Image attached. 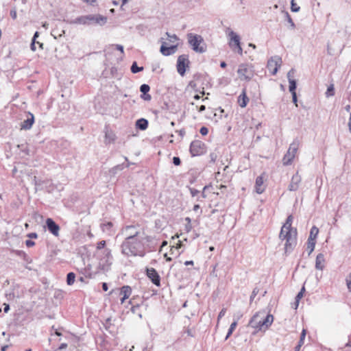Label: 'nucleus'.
I'll use <instances>...</instances> for the list:
<instances>
[{
    "instance_id": "1",
    "label": "nucleus",
    "mask_w": 351,
    "mask_h": 351,
    "mask_svg": "<svg viewBox=\"0 0 351 351\" xmlns=\"http://www.w3.org/2000/svg\"><path fill=\"white\" fill-rule=\"evenodd\" d=\"M153 237L145 235L143 238L126 237L122 241L120 249L121 253L125 257H144L146 255V249H151L149 243H151Z\"/></svg>"
},
{
    "instance_id": "2",
    "label": "nucleus",
    "mask_w": 351,
    "mask_h": 351,
    "mask_svg": "<svg viewBox=\"0 0 351 351\" xmlns=\"http://www.w3.org/2000/svg\"><path fill=\"white\" fill-rule=\"evenodd\" d=\"M95 256L98 261L99 268L103 271L110 269L114 261L112 250L106 247V241L101 240L97 243Z\"/></svg>"
},
{
    "instance_id": "3",
    "label": "nucleus",
    "mask_w": 351,
    "mask_h": 351,
    "mask_svg": "<svg viewBox=\"0 0 351 351\" xmlns=\"http://www.w3.org/2000/svg\"><path fill=\"white\" fill-rule=\"evenodd\" d=\"M186 37L189 45L194 51L199 53L206 52V45L202 36L193 33H188Z\"/></svg>"
},
{
    "instance_id": "4",
    "label": "nucleus",
    "mask_w": 351,
    "mask_h": 351,
    "mask_svg": "<svg viewBox=\"0 0 351 351\" xmlns=\"http://www.w3.org/2000/svg\"><path fill=\"white\" fill-rule=\"evenodd\" d=\"M297 230L295 228L294 232H290L288 230L285 232H283V235L280 232L279 237L280 239L286 240L285 244V250L286 253L291 252L295 246L297 244Z\"/></svg>"
},
{
    "instance_id": "5",
    "label": "nucleus",
    "mask_w": 351,
    "mask_h": 351,
    "mask_svg": "<svg viewBox=\"0 0 351 351\" xmlns=\"http://www.w3.org/2000/svg\"><path fill=\"white\" fill-rule=\"evenodd\" d=\"M123 231L126 237L143 238L146 235L143 228L138 223L125 226Z\"/></svg>"
},
{
    "instance_id": "6",
    "label": "nucleus",
    "mask_w": 351,
    "mask_h": 351,
    "mask_svg": "<svg viewBox=\"0 0 351 351\" xmlns=\"http://www.w3.org/2000/svg\"><path fill=\"white\" fill-rule=\"evenodd\" d=\"M189 152L193 157L202 156L206 152V145L201 141L194 140L190 144Z\"/></svg>"
},
{
    "instance_id": "7",
    "label": "nucleus",
    "mask_w": 351,
    "mask_h": 351,
    "mask_svg": "<svg viewBox=\"0 0 351 351\" xmlns=\"http://www.w3.org/2000/svg\"><path fill=\"white\" fill-rule=\"evenodd\" d=\"M190 61L189 60V56L186 54H182L178 56L176 63V68L178 73L181 75L184 76L186 73L187 68L189 67Z\"/></svg>"
},
{
    "instance_id": "8",
    "label": "nucleus",
    "mask_w": 351,
    "mask_h": 351,
    "mask_svg": "<svg viewBox=\"0 0 351 351\" xmlns=\"http://www.w3.org/2000/svg\"><path fill=\"white\" fill-rule=\"evenodd\" d=\"M237 73L241 79L243 77L246 81H250L254 75L253 66L247 64H241L239 66Z\"/></svg>"
},
{
    "instance_id": "9",
    "label": "nucleus",
    "mask_w": 351,
    "mask_h": 351,
    "mask_svg": "<svg viewBox=\"0 0 351 351\" xmlns=\"http://www.w3.org/2000/svg\"><path fill=\"white\" fill-rule=\"evenodd\" d=\"M263 313L257 312L250 319L248 326L254 328L255 331L254 332V334H256V332L263 330V326L262 324V319H261V315Z\"/></svg>"
},
{
    "instance_id": "10",
    "label": "nucleus",
    "mask_w": 351,
    "mask_h": 351,
    "mask_svg": "<svg viewBox=\"0 0 351 351\" xmlns=\"http://www.w3.org/2000/svg\"><path fill=\"white\" fill-rule=\"evenodd\" d=\"M132 293V289L128 285H124L121 289H113L110 292L111 295H122L120 299L121 304H123L124 302L129 298Z\"/></svg>"
},
{
    "instance_id": "11",
    "label": "nucleus",
    "mask_w": 351,
    "mask_h": 351,
    "mask_svg": "<svg viewBox=\"0 0 351 351\" xmlns=\"http://www.w3.org/2000/svg\"><path fill=\"white\" fill-rule=\"evenodd\" d=\"M282 63V58L278 56L271 57L267 62V68L270 73L275 75Z\"/></svg>"
},
{
    "instance_id": "12",
    "label": "nucleus",
    "mask_w": 351,
    "mask_h": 351,
    "mask_svg": "<svg viewBox=\"0 0 351 351\" xmlns=\"http://www.w3.org/2000/svg\"><path fill=\"white\" fill-rule=\"evenodd\" d=\"M145 274L147 278L151 280V282L154 285H155L158 287H160L161 286L160 276L158 274V271L154 268L146 267Z\"/></svg>"
},
{
    "instance_id": "13",
    "label": "nucleus",
    "mask_w": 351,
    "mask_h": 351,
    "mask_svg": "<svg viewBox=\"0 0 351 351\" xmlns=\"http://www.w3.org/2000/svg\"><path fill=\"white\" fill-rule=\"evenodd\" d=\"M45 228L53 236L58 237L59 235L60 226L52 218L46 219Z\"/></svg>"
},
{
    "instance_id": "14",
    "label": "nucleus",
    "mask_w": 351,
    "mask_h": 351,
    "mask_svg": "<svg viewBox=\"0 0 351 351\" xmlns=\"http://www.w3.org/2000/svg\"><path fill=\"white\" fill-rule=\"evenodd\" d=\"M178 48L177 45L167 46V43L162 42L160 48V53L165 56H169L176 53Z\"/></svg>"
},
{
    "instance_id": "15",
    "label": "nucleus",
    "mask_w": 351,
    "mask_h": 351,
    "mask_svg": "<svg viewBox=\"0 0 351 351\" xmlns=\"http://www.w3.org/2000/svg\"><path fill=\"white\" fill-rule=\"evenodd\" d=\"M90 25L103 26L107 22V17L101 14H88Z\"/></svg>"
},
{
    "instance_id": "16",
    "label": "nucleus",
    "mask_w": 351,
    "mask_h": 351,
    "mask_svg": "<svg viewBox=\"0 0 351 351\" xmlns=\"http://www.w3.org/2000/svg\"><path fill=\"white\" fill-rule=\"evenodd\" d=\"M301 176L297 172L292 178L290 184H289L288 189L290 191H295L299 188V184L301 182Z\"/></svg>"
},
{
    "instance_id": "17",
    "label": "nucleus",
    "mask_w": 351,
    "mask_h": 351,
    "mask_svg": "<svg viewBox=\"0 0 351 351\" xmlns=\"http://www.w3.org/2000/svg\"><path fill=\"white\" fill-rule=\"evenodd\" d=\"M34 123V116L32 113L28 112L27 119L21 123V130H29Z\"/></svg>"
},
{
    "instance_id": "18",
    "label": "nucleus",
    "mask_w": 351,
    "mask_h": 351,
    "mask_svg": "<svg viewBox=\"0 0 351 351\" xmlns=\"http://www.w3.org/2000/svg\"><path fill=\"white\" fill-rule=\"evenodd\" d=\"M229 36L230 38L229 45L232 49H234L236 47H239V45H241L240 36L237 34L233 31H231L229 34Z\"/></svg>"
},
{
    "instance_id": "19",
    "label": "nucleus",
    "mask_w": 351,
    "mask_h": 351,
    "mask_svg": "<svg viewBox=\"0 0 351 351\" xmlns=\"http://www.w3.org/2000/svg\"><path fill=\"white\" fill-rule=\"evenodd\" d=\"M250 99L247 96L246 88H244L242 90L241 93L238 97L237 101L241 108H245L249 102Z\"/></svg>"
},
{
    "instance_id": "20",
    "label": "nucleus",
    "mask_w": 351,
    "mask_h": 351,
    "mask_svg": "<svg viewBox=\"0 0 351 351\" xmlns=\"http://www.w3.org/2000/svg\"><path fill=\"white\" fill-rule=\"evenodd\" d=\"M150 90V86L147 84H143L140 86V91L142 93L141 97L145 101H149L152 97L148 94Z\"/></svg>"
},
{
    "instance_id": "21",
    "label": "nucleus",
    "mask_w": 351,
    "mask_h": 351,
    "mask_svg": "<svg viewBox=\"0 0 351 351\" xmlns=\"http://www.w3.org/2000/svg\"><path fill=\"white\" fill-rule=\"evenodd\" d=\"M292 221H293V216L289 215L287 218L286 222L281 228V230H280L281 234L283 235V232H285L288 230H290V232H294V229L291 226Z\"/></svg>"
},
{
    "instance_id": "22",
    "label": "nucleus",
    "mask_w": 351,
    "mask_h": 351,
    "mask_svg": "<svg viewBox=\"0 0 351 351\" xmlns=\"http://www.w3.org/2000/svg\"><path fill=\"white\" fill-rule=\"evenodd\" d=\"M300 146V141L298 138H295L293 142L290 144L289 149L287 152V154H289L291 155L293 154V156L295 157V154L298 149V147Z\"/></svg>"
},
{
    "instance_id": "23",
    "label": "nucleus",
    "mask_w": 351,
    "mask_h": 351,
    "mask_svg": "<svg viewBox=\"0 0 351 351\" xmlns=\"http://www.w3.org/2000/svg\"><path fill=\"white\" fill-rule=\"evenodd\" d=\"M149 121L145 118H141L136 121L135 126L136 128L144 131L148 128Z\"/></svg>"
},
{
    "instance_id": "24",
    "label": "nucleus",
    "mask_w": 351,
    "mask_h": 351,
    "mask_svg": "<svg viewBox=\"0 0 351 351\" xmlns=\"http://www.w3.org/2000/svg\"><path fill=\"white\" fill-rule=\"evenodd\" d=\"M116 139L115 134L108 129L107 127L105 128V140L104 143L106 144L113 143Z\"/></svg>"
},
{
    "instance_id": "25",
    "label": "nucleus",
    "mask_w": 351,
    "mask_h": 351,
    "mask_svg": "<svg viewBox=\"0 0 351 351\" xmlns=\"http://www.w3.org/2000/svg\"><path fill=\"white\" fill-rule=\"evenodd\" d=\"M89 16L85 15V16H80L75 19L73 21H71V24H82V25H90L89 22Z\"/></svg>"
},
{
    "instance_id": "26",
    "label": "nucleus",
    "mask_w": 351,
    "mask_h": 351,
    "mask_svg": "<svg viewBox=\"0 0 351 351\" xmlns=\"http://www.w3.org/2000/svg\"><path fill=\"white\" fill-rule=\"evenodd\" d=\"M262 324L263 326V330L267 329L274 322V316L271 314L267 315L265 317H262Z\"/></svg>"
},
{
    "instance_id": "27",
    "label": "nucleus",
    "mask_w": 351,
    "mask_h": 351,
    "mask_svg": "<svg viewBox=\"0 0 351 351\" xmlns=\"http://www.w3.org/2000/svg\"><path fill=\"white\" fill-rule=\"evenodd\" d=\"M263 176H259L256 178V182H255V188H256V191L257 193L261 194L264 192L265 188L263 187Z\"/></svg>"
},
{
    "instance_id": "28",
    "label": "nucleus",
    "mask_w": 351,
    "mask_h": 351,
    "mask_svg": "<svg viewBox=\"0 0 351 351\" xmlns=\"http://www.w3.org/2000/svg\"><path fill=\"white\" fill-rule=\"evenodd\" d=\"M325 261L324 255L319 253L317 255L315 260V268L319 270H323L324 266L322 264Z\"/></svg>"
},
{
    "instance_id": "29",
    "label": "nucleus",
    "mask_w": 351,
    "mask_h": 351,
    "mask_svg": "<svg viewBox=\"0 0 351 351\" xmlns=\"http://www.w3.org/2000/svg\"><path fill=\"white\" fill-rule=\"evenodd\" d=\"M101 229L104 232H106L108 234H111V233L113 232L112 227L113 223L111 221H108L106 223H102L100 225Z\"/></svg>"
},
{
    "instance_id": "30",
    "label": "nucleus",
    "mask_w": 351,
    "mask_h": 351,
    "mask_svg": "<svg viewBox=\"0 0 351 351\" xmlns=\"http://www.w3.org/2000/svg\"><path fill=\"white\" fill-rule=\"evenodd\" d=\"M128 167V165H125L124 163L117 165L110 169V173L112 176H115L119 171H122L125 167Z\"/></svg>"
},
{
    "instance_id": "31",
    "label": "nucleus",
    "mask_w": 351,
    "mask_h": 351,
    "mask_svg": "<svg viewBox=\"0 0 351 351\" xmlns=\"http://www.w3.org/2000/svg\"><path fill=\"white\" fill-rule=\"evenodd\" d=\"M239 319V317L237 319H234V322L230 324V326L226 336L225 340H227L232 335V332H234L237 326Z\"/></svg>"
},
{
    "instance_id": "32",
    "label": "nucleus",
    "mask_w": 351,
    "mask_h": 351,
    "mask_svg": "<svg viewBox=\"0 0 351 351\" xmlns=\"http://www.w3.org/2000/svg\"><path fill=\"white\" fill-rule=\"evenodd\" d=\"M130 304H132V307L130 308V311L132 313L137 315L140 318L142 317L141 307V306L140 304H135L133 305L132 303V301H130Z\"/></svg>"
},
{
    "instance_id": "33",
    "label": "nucleus",
    "mask_w": 351,
    "mask_h": 351,
    "mask_svg": "<svg viewBox=\"0 0 351 351\" xmlns=\"http://www.w3.org/2000/svg\"><path fill=\"white\" fill-rule=\"evenodd\" d=\"M75 274L74 272H69L66 275V284L69 286L73 285L75 280Z\"/></svg>"
},
{
    "instance_id": "34",
    "label": "nucleus",
    "mask_w": 351,
    "mask_h": 351,
    "mask_svg": "<svg viewBox=\"0 0 351 351\" xmlns=\"http://www.w3.org/2000/svg\"><path fill=\"white\" fill-rule=\"evenodd\" d=\"M289 92L291 93H296V91H295L296 88H297L296 80L294 79H289Z\"/></svg>"
},
{
    "instance_id": "35",
    "label": "nucleus",
    "mask_w": 351,
    "mask_h": 351,
    "mask_svg": "<svg viewBox=\"0 0 351 351\" xmlns=\"http://www.w3.org/2000/svg\"><path fill=\"white\" fill-rule=\"evenodd\" d=\"M319 232V229L316 226H313L310 231V235L308 239H311L312 241H315L316 239L317 235Z\"/></svg>"
},
{
    "instance_id": "36",
    "label": "nucleus",
    "mask_w": 351,
    "mask_h": 351,
    "mask_svg": "<svg viewBox=\"0 0 351 351\" xmlns=\"http://www.w3.org/2000/svg\"><path fill=\"white\" fill-rule=\"evenodd\" d=\"M295 157L293 156V154L291 155V154H286L284 157H283V159H282V161H283V164L285 165H289L292 163L293 160V158Z\"/></svg>"
},
{
    "instance_id": "37",
    "label": "nucleus",
    "mask_w": 351,
    "mask_h": 351,
    "mask_svg": "<svg viewBox=\"0 0 351 351\" xmlns=\"http://www.w3.org/2000/svg\"><path fill=\"white\" fill-rule=\"evenodd\" d=\"M143 66H138L136 61L133 62L130 68L132 73H137L143 70Z\"/></svg>"
},
{
    "instance_id": "38",
    "label": "nucleus",
    "mask_w": 351,
    "mask_h": 351,
    "mask_svg": "<svg viewBox=\"0 0 351 351\" xmlns=\"http://www.w3.org/2000/svg\"><path fill=\"white\" fill-rule=\"evenodd\" d=\"M315 246V241L311 239H308L307 242V250H308V255L310 256L313 252Z\"/></svg>"
},
{
    "instance_id": "39",
    "label": "nucleus",
    "mask_w": 351,
    "mask_h": 351,
    "mask_svg": "<svg viewBox=\"0 0 351 351\" xmlns=\"http://www.w3.org/2000/svg\"><path fill=\"white\" fill-rule=\"evenodd\" d=\"M335 95V87L334 84H331L330 86H328V88L326 92V97H332Z\"/></svg>"
},
{
    "instance_id": "40",
    "label": "nucleus",
    "mask_w": 351,
    "mask_h": 351,
    "mask_svg": "<svg viewBox=\"0 0 351 351\" xmlns=\"http://www.w3.org/2000/svg\"><path fill=\"white\" fill-rule=\"evenodd\" d=\"M16 254L21 258H23V259L27 262L29 261V256H27V254L23 250H16Z\"/></svg>"
},
{
    "instance_id": "41",
    "label": "nucleus",
    "mask_w": 351,
    "mask_h": 351,
    "mask_svg": "<svg viewBox=\"0 0 351 351\" xmlns=\"http://www.w3.org/2000/svg\"><path fill=\"white\" fill-rule=\"evenodd\" d=\"M285 17H286L287 21L290 24V27L289 28L291 29H294L295 27V25L294 22L293 21L291 16L289 15V14L288 12L285 13Z\"/></svg>"
},
{
    "instance_id": "42",
    "label": "nucleus",
    "mask_w": 351,
    "mask_h": 351,
    "mask_svg": "<svg viewBox=\"0 0 351 351\" xmlns=\"http://www.w3.org/2000/svg\"><path fill=\"white\" fill-rule=\"evenodd\" d=\"M291 10L293 12H298L300 10V7L295 3V0L291 1Z\"/></svg>"
},
{
    "instance_id": "43",
    "label": "nucleus",
    "mask_w": 351,
    "mask_h": 351,
    "mask_svg": "<svg viewBox=\"0 0 351 351\" xmlns=\"http://www.w3.org/2000/svg\"><path fill=\"white\" fill-rule=\"evenodd\" d=\"M306 335V330L303 329L302 330L301 334H300V339H299L298 343L302 344V345L304 344Z\"/></svg>"
},
{
    "instance_id": "44",
    "label": "nucleus",
    "mask_w": 351,
    "mask_h": 351,
    "mask_svg": "<svg viewBox=\"0 0 351 351\" xmlns=\"http://www.w3.org/2000/svg\"><path fill=\"white\" fill-rule=\"evenodd\" d=\"M217 157H218V155H217V154L215 152H211L209 154L210 162V163H215L216 160H217Z\"/></svg>"
},
{
    "instance_id": "45",
    "label": "nucleus",
    "mask_w": 351,
    "mask_h": 351,
    "mask_svg": "<svg viewBox=\"0 0 351 351\" xmlns=\"http://www.w3.org/2000/svg\"><path fill=\"white\" fill-rule=\"evenodd\" d=\"M111 324H111V318H108L106 319L105 322L104 323V326L106 330H109L110 332H111L110 330Z\"/></svg>"
},
{
    "instance_id": "46",
    "label": "nucleus",
    "mask_w": 351,
    "mask_h": 351,
    "mask_svg": "<svg viewBox=\"0 0 351 351\" xmlns=\"http://www.w3.org/2000/svg\"><path fill=\"white\" fill-rule=\"evenodd\" d=\"M258 292H259V289L258 287H255L253 289L252 294L250 295V302L253 301V300L254 299L256 295L258 293Z\"/></svg>"
},
{
    "instance_id": "47",
    "label": "nucleus",
    "mask_w": 351,
    "mask_h": 351,
    "mask_svg": "<svg viewBox=\"0 0 351 351\" xmlns=\"http://www.w3.org/2000/svg\"><path fill=\"white\" fill-rule=\"evenodd\" d=\"M172 162L174 165L179 166L181 164V160L178 156H173L172 159Z\"/></svg>"
},
{
    "instance_id": "48",
    "label": "nucleus",
    "mask_w": 351,
    "mask_h": 351,
    "mask_svg": "<svg viewBox=\"0 0 351 351\" xmlns=\"http://www.w3.org/2000/svg\"><path fill=\"white\" fill-rule=\"evenodd\" d=\"M199 133L202 135V136H206L208 134V129L207 127L206 126H202L201 127L200 130H199Z\"/></svg>"
},
{
    "instance_id": "49",
    "label": "nucleus",
    "mask_w": 351,
    "mask_h": 351,
    "mask_svg": "<svg viewBox=\"0 0 351 351\" xmlns=\"http://www.w3.org/2000/svg\"><path fill=\"white\" fill-rule=\"evenodd\" d=\"M189 189L190 191V193L192 197H195V196L197 195L199 193V191L198 190H197L194 188L189 187Z\"/></svg>"
},
{
    "instance_id": "50",
    "label": "nucleus",
    "mask_w": 351,
    "mask_h": 351,
    "mask_svg": "<svg viewBox=\"0 0 351 351\" xmlns=\"http://www.w3.org/2000/svg\"><path fill=\"white\" fill-rule=\"evenodd\" d=\"M346 285L348 287V289L351 290V273L349 274V276L346 278Z\"/></svg>"
},
{
    "instance_id": "51",
    "label": "nucleus",
    "mask_w": 351,
    "mask_h": 351,
    "mask_svg": "<svg viewBox=\"0 0 351 351\" xmlns=\"http://www.w3.org/2000/svg\"><path fill=\"white\" fill-rule=\"evenodd\" d=\"M25 245L27 247H33L35 245V242L32 239H28L25 241Z\"/></svg>"
},
{
    "instance_id": "52",
    "label": "nucleus",
    "mask_w": 351,
    "mask_h": 351,
    "mask_svg": "<svg viewBox=\"0 0 351 351\" xmlns=\"http://www.w3.org/2000/svg\"><path fill=\"white\" fill-rule=\"evenodd\" d=\"M226 313V309L224 308H222L218 315L217 319L219 320L221 317H223L225 315Z\"/></svg>"
},
{
    "instance_id": "53",
    "label": "nucleus",
    "mask_w": 351,
    "mask_h": 351,
    "mask_svg": "<svg viewBox=\"0 0 351 351\" xmlns=\"http://www.w3.org/2000/svg\"><path fill=\"white\" fill-rule=\"evenodd\" d=\"M295 73V70L293 69H291L287 73V78L288 81H289V79H293V75Z\"/></svg>"
},
{
    "instance_id": "54",
    "label": "nucleus",
    "mask_w": 351,
    "mask_h": 351,
    "mask_svg": "<svg viewBox=\"0 0 351 351\" xmlns=\"http://www.w3.org/2000/svg\"><path fill=\"white\" fill-rule=\"evenodd\" d=\"M293 103L298 107V97L296 93H291Z\"/></svg>"
},
{
    "instance_id": "55",
    "label": "nucleus",
    "mask_w": 351,
    "mask_h": 351,
    "mask_svg": "<svg viewBox=\"0 0 351 351\" xmlns=\"http://www.w3.org/2000/svg\"><path fill=\"white\" fill-rule=\"evenodd\" d=\"M27 237L30 239H37L38 238V234L36 232H30L27 234Z\"/></svg>"
},
{
    "instance_id": "56",
    "label": "nucleus",
    "mask_w": 351,
    "mask_h": 351,
    "mask_svg": "<svg viewBox=\"0 0 351 351\" xmlns=\"http://www.w3.org/2000/svg\"><path fill=\"white\" fill-rule=\"evenodd\" d=\"M3 305V312L5 313H8V311L10 309V305L7 303H4Z\"/></svg>"
},
{
    "instance_id": "57",
    "label": "nucleus",
    "mask_w": 351,
    "mask_h": 351,
    "mask_svg": "<svg viewBox=\"0 0 351 351\" xmlns=\"http://www.w3.org/2000/svg\"><path fill=\"white\" fill-rule=\"evenodd\" d=\"M304 295H302V293L298 292V293L296 295L295 300H296V304L298 302H300V300L303 297Z\"/></svg>"
},
{
    "instance_id": "58",
    "label": "nucleus",
    "mask_w": 351,
    "mask_h": 351,
    "mask_svg": "<svg viewBox=\"0 0 351 351\" xmlns=\"http://www.w3.org/2000/svg\"><path fill=\"white\" fill-rule=\"evenodd\" d=\"M234 50H237V53L240 55H242V53H243V49L241 46V45H239V47H236L233 49Z\"/></svg>"
},
{
    "instance_id": "59",
    "label": "nucleus",
    "mask_w": 351,
    "mask_h": 351,
    "mask_svg": "<svg viewBox=\"0 0 351 351\" xmlns=\"http://www.w3.org/2000/svg\"><path fill=\"white\" fill-rule=\"evenodd\" d=\"M10 16L13 19H16L17 16L16 11L15 10H10Z\"/></svg>"
},
{
    "instance_id": "60",
    "label": "nucleus",
    "mask_w": 351,
    "mask_h": 351,
    "mask_svg": "<svg viewBox=\"0 0 351 351\" xmlns=\"http://www.w3.org/2000/svg\"><path fill=\"white\" fill-rule=\"evenodd\" d=\"M192 230V226H191V223H186L185 225V230L187 232H189L191 230Z\"/></svg>"
},
{
    "instance_id": "61",
    "label": "nucleus",
    "mask_w": 351,
    "mask_h": 351,
    "mask_svg": "<svg viewBox=\"0 0 351 351\" xmlns=\"http://www.w3.org/2000/svg\"><path fill=\"white\" fill-rule=\"evenodd\" d=\"M116 49L121 51V53H124L123 46L121 45H116Z\"/></svg>"
},
{
    "instance_id": "62",
    "label": "nucleus",
    "mask_w": 351,
    "mask_h": 351,
    "mask_svg": "<svg viewBox=\"0 0 351 351\" xmlns=\"http://www.w3.org/2000/svg\"><path fill=\"white\" fill-rule=\"evenodd\" d=\"M178 134L182 138L184 135H185V130L184 129H181L180 130H178L176 131Z\"/></svg>"
},
{
    "instance_id": "63",
    "label": "nucleus",
    "mask_w": 351,
    "mask_h": 351,
    "mask_svg": "<svg viewBox=\"0 0 351 351\" xmlns=\"http://www.w3.org/2000/svg\"><path fill=\"white\" fill-rule=\"evenodd\" d=\"M101 287H102V289H103L104 291H107L108 290V283L103 282Z\"/></svg>"
},
{
    "instance_id": "64",
    "label": "nucleus",
    "mask_w": 351,
    "mask_h": 351,
    "mask_svg": "<svg viewBox=\"0 0 351 351\" xmlns=\"http://www.w3.org/2000/svg\"><path fill=\"white\" fill-rule=\"evenodd\" d=\"M186 333L188 336L193 337L195 336V334L193 332V331L191 329H187L186 330Z\"/></svg>"
}]
</instances>
